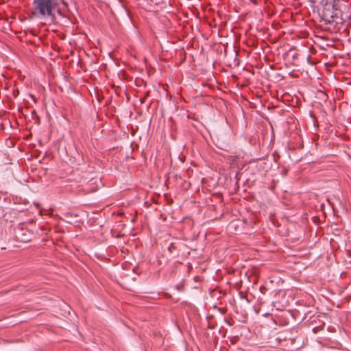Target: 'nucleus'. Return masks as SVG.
<instances>
[{"mask_svg": "<svg viewBox=\"0 0 351 351\" xmlns=\"http://www.w3.org/2000/svg\"><path fill=\"white\" fill-rule=\"evenodd\" d=\"M60 12L58 0H34L32 15L40 21L53 22L55 12Z\"/></svg>", "mask_w": 351, "mask_h": 351, "instance_id": "nucleus-1", "label": "nucleus"}]
</instances>
